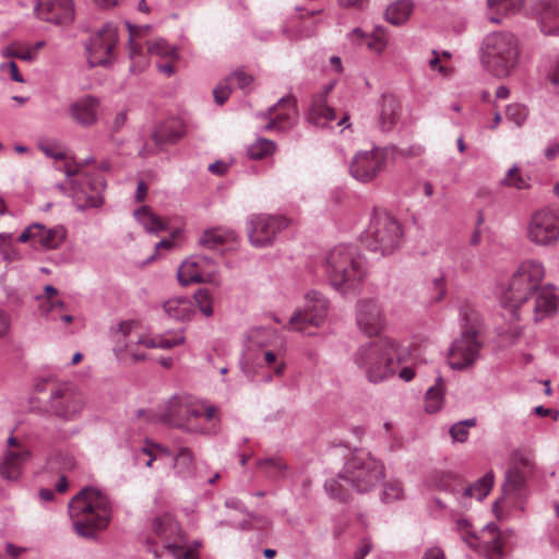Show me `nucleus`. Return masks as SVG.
I'll return each instance as SVG.
<instances>
[{
	"label": "nucleus",
	"instance_id": "nucleus-1",
	"mask_svg": "<svg viewBox=\"0 0 559 559\" xmlns=\"http://www.w3.org/2000/svg\"><path fill=\"white\" fill-rule=\"evenodd\" d=\"M545 275V265L537 259H526L518 265L501 298L504 319L513 322L527 317L540 322L556 314L558 296L552 285L542 284Z\"/></svg>",
	"mask_w": 559,
	"mask_h": 559
},
{
	"label": "nucleus",
	"instance_id": "nucleus-2",
	"mask_svg": "<svg viewBox=\"0 0 559 559\" xmlns=\"http://www.w3.org/2000/svg\"><path fill=\"white\" fill-rule=\"evenodd\" d=\"M74 532L86 538L107 527L111 519V504L98 489L86 487L78 492L68 504Z\"/></svg>",
	"mask_w": 559,
	"mask_h": 559
},
{
	"label": "nucleus",
	"instance_id": "nucleus-3",
	"mask_svg": "<svg viewBox=\"0 0 559 559\" xmlns=\"http://www.w3.org/2000/svg\"><path fill=\"white\" fill-rule=\"evenodd\" d=\"M399 343L390 337L366 342L353 354V361L370 383L391 379L401 362Z\"/></svg>",
	"mask_w": 559,
	"mask_h": 559
},
{
	"label": "nucleus",
	"instance_id": "nucleus-4",
	"mask_svg": "<svg viewBox=\"0 0 559 559\" xmlns=\"http://www.w3.org/2000/svg\"><path fill=\"white\" fill-rule=\"evenodd\" d=\"M325 273L330 285L342 295L356 290L366 276V262L357 247L338 245L326 255Z\"/></svg>",
	"mask_w": 559,
	"mask_h": 559
},
{
	"label": "nucleus",
	"instance_id": "nucleus-5",
	"mask_svg": "<svg viewBox=\"0 0 559 559\" xmlns=\"http://www.w3.org/2000/svg\"><path fill=\"white\" fill-rule=\"evenodd\" d=\"M217 414V407L192 395H178L171 397L160 409L159 420L191 433H209L211 429L200 424L205 417L213 420Z\"/></svg>",
	"mask_w": 559,
	"mask_h": 559
},
{
	"label": "nucleus",
	"instance_id": "nucleus-6",
	"mask_svg": "<svg viewBox=\"0 0 559 559\" xmlns=\"http://www.w3.org/2000/svg\"><path fill=\"white\" fill-rule=\"evenodd\" d=\"M481 62L496 76H508L518 66V37L510 32H492L485 36L480 47Z\"/></svg>",
	"mask_w": 559,
	"mask_h": 559
},
{
	"label": "nucleus",
	"instance_id": "nucleus-7",
	"mask_svg": "<svg viewBox=\"0 0 559 559\" xmlns=\"http://www.w3.org/2000/svg\"><path fill=\"white\" fill-rule=\"evenodd\" d=\"M31 403L35 412L48 414L63 421H75L86 408L87 399L76 385L61 382L50 388L49 397L44 407L35 406L33 400Z\"/></svg>",
	"mask_w": 559,
	"mask_h": 559
},
{
	"label": "nucleus",
	"instance_id": "nucleus-8",
	"mask_svg": "<svg viewBox=\"0 0 559 559\" xmlns=\"http://www.w3.org/2000/svg\"><path fill=\"white\" fill-rule=\"evenodd\" d=\"M385 476L383 463L370 452L356 450L345 462L338 477L358 492L374 488Z\"/></svg>",
	"mask_w": 559,
	"mask_h": 559
},
{
	"label": "nucleus",
	"instance_id": "nucleus-9",
	"mask_svg": "<svg viewBox=\"0 0 559 559\" xmlns=\"http://www.w3.org/2000/svg\"><path fill=\"white\" fill-rule=\"evenodd\" d=\"M402 239L400 223L388 213H378L371 218L364 242L370 251L389 255L400 248Z\"/></svg>",
	"mask_w": 559,
	"mask_h": 559
},
{
	"label": "nucleus",
	"instance_id": "nucleus-10",
	"mask_svg": "<svg viewBox=\"0 0 559 559\" xmlns=\"http://www.w3.org/2000/svg\"><path fill=\"white\" fill-rule=\"evenodd\" d=\"M455 531L469 548L487 559H497L502 556L500 533L495 524L486 525L477 534L467 519L460 518L455 521Z\"/></svg>",
	"mask_w": 559,
	"mask_h": 559
},
{
	"label": "nucleus",
	"instance_id": "nucleus-11",
	"mask_svg": "<svg viewBox=\"0 0 559 559\" xmlns=\"http://www.w3.org/2000/svg\"><path fill=\"white\" fill-rule=\"evenodd\" d=\"M329 312V300L318 290L305 294V307L296 309L285 329L312 335L309 328H320L324 324Z\"/></svg>",
	"mask_w": 559,
	"mask_h": 559
},
{
	"label": "nucleus",
	"instance_id": "nucleus-12",
	"mask_svg": "<svg viewBox=\"0 0 559 559\" xmlns=\"http://www.w3.org/2000/svg\"><path fill=\"white\" fill-rule=\"evenodd\" d=\"M439 478L436 480L438 488L451 492L459 504L460 510H467L471 508L472 499L481 501L488 496L493 485L492 473L485 474L481 478L476 480L473 485L459 488V478L450 473H441L437 475Z\"/></svg>",
	"mask_w": 559,
	"mask_h": 559
},
{
	"label": "nucleus",
	"instance_id": "nucleus-13",
	"mask_svg": "<svg viewBox=\"0 0 559 559\" xmlns=\"http://www.w3.org/2000/svg\"><path fill=\"white\" fill-rule=\"evenodd\" d=\"M528 241L539 247H555L559 242V207L536 211L526 226Z\"/></svg>",
	"mask_w": 559,
	"mask_h": 559
},
{
	"label": "nucleus",
	"instance_id": "nucleus-14",
	"mask_svg": "<svg viewBox=\"0 0 559 559\" xmlns=\"http://www.w3.org/2000/svg\"><path fill=\"white\" fill-rule=\"evenodd\" d=\"M177 278L181 286L200 283L218 285V265L209 257L193 254L181 262L177 270Z\"/></svg>",
	"mask_w": 559,
	"mask_h": 559
},
{
	"label": "nucleus",
	"instance_id": "nucleus-15",
	"mask_svg": "<svg viewBox=\"0 0 559 559\" xmlns=\"http://www.w3.org/2000/svg\"><path fill=\"white\" fill-rule=\"evenodd\" d=\"M118 29L112 24H106L94 33L86 44L87 59L92 67H106L116 57Z\"/></svg>",
	"mask_w": 559,
	"mask_h": 559
},
{
	"label": "nucleus",
	"instance_id": "nucleus-16",
	"mask_svg": "<svg viewBox=\"0 0 559 559\" xmlns=\"http://www.w3.org/2000/svg\"><path fill=\"white\" fill-rule=\"evenodd\" d=\"M247 225L250 242L261 248L273 243L278 233L288 226V221L282 215L252 214Z\"/></svg>",
	"mask_w": 559,
	"mask_h": 559
},
{
	"label": "nucleus",
	"instance_id": "nucleus-17",
	"mask_svg": "<svg viewBox=\"0 0 559 559\" xmlns=\"http://www.w3.org/2000/svg\"><path fill=\"white\" fill-rule=\"evenodd\" d=\"M386 156L385 148L378 146L357 152L349 164L350 176L362 183L373 181L383 171Z\"/></svg>",
	"mask_w": 559,
	"mask_h": 559
},
{
	"label": "nucleus",
	"instance_id": "nucleus-18",
	"mask_svg": "<svg viewBox=\"0 0 559 559\" xmlns=\"http://www.w3.org/2000/svg\"><path fill=\"white\" fill-rule=\"evenodd\" d=\"M153 530L163 540L164 547L176 559H197L191 549L185 548L183 536L178 522L168 513L156 518Z\"/></svg>",
	"mask_w": 559,
	"mask_h": 559
},
{
	"label": "nucleus",
	"instance_id": "nucleus-19",
	"mask_svg": "<svg viewBox=\"0 0 559 559\" xmlns=\"http://www.w3.org/2000/svg\"><path fill=\"white\" fill-rule=\"evenodd\" d=\"M254 362L258 367L257 371H251L248 365L245 366V372L248 376L261 377V380L265 382L271 381L273 377L283 376L286 369V350L284 345L257 349Z\"/></svg>",
	"mask_w": 559,
	"mask_h": 559
},
{
	"label": "nucleus",
	"instance_id": "nucleus-20",
	"mask_svg": "<svg viewBox=\"0 0 559 559\" xmlns=\"http://www.w3.org/2000/svg\"><path fill=\"white\" fill-rule=\"evenodd\" d=\"M481 344L477 332L468 329L455 338L449 349L448 362L452 369L462 370L472 366L479 357Z\"/></svg>",
	"mask_w": 559,
	"mask_h": 559
},
{
	"label": "nucleus",
	"instance_id": "nucleus-21",
	"mask_svg": "<svg viewBox=\"0 0 559 559\" xmlns=\"http://www.w3.org/2000/svg\"><path fill=\"white\" fill-rule=\"evenodd\" d=\"M67 238V229L62 225L47 227L40 223H34L26 227L19 236L22 243L31 242L34 248L41 250L59 249Z\"/></svg>",
	"mask_w": 559,
	"mask_h": 559
},
{
	"label": "nucleus",
	"instance_id": "nucleus-22",
	"mask_svg": "<svg viewBox=\"0 0 559 559\" xmlns=\"http://www.w3.org/2000/svg\"><path fill=\"white\" fill-rule=\"evenodd\" d=\"M106 188L102 176L82 177L81 181H72L73 199L80 211L100 207L104 203L103 192Z\"/></svg>",
	"mask_w": 559,
	"mask_h": 559
},
{
	"label": "nucleus",
	"instance_id": "nucleus-23",
	"mask_svg": "<svg viewBox=\"0 0 559 559\" xmlns=\"http://www.w3.org/2000/svg\"><path fill=\"white\" fill-rule=\"evenodd\" d=\"M29 457V449L16 438L10 437L0 462V476L7 480H17L22 475L24 464Z\"/></svg>",
	"mask_w": 559,
	"mask_h": 559
},
{
	"label": "nucleus",
	"instance_id": "nucleus-24",
	"mask_svg": "<svg viewBox=\"0 0 559 559\" xmlns=\"http://www.w3.org/2000/svg\"><path fill=\"white\" fill-rule=\"evenodd\" d=\"M141 324L136 320H124L111 329L115 350L126 354L134 361L144 360L146 355L135 349V335L140 334Z\"/></svg>",
	"mask_w": 559,
	"mask_h": 559
},
{
	"label": "nucleus",
	"instance_id": "nucleus-25",
	"mask_svg": "<svg viewBox=\"0 0 559 559\" xmlns=\"http://www.w3.org/2000/svg\"><path fill=\"white\" fill-rule=\"evenodd\" d=\"M356 324L367 336L378 335L385 326L382 309L373 299H361L356 306Z\"/></svg>",
	"mask_w": 559,
	"mask_h": 559
},
{
	"label": "nucleus",
	"instance_id": "nucleus-26",
	"mask_svg": "<svg viewBox=\"0 0 559 559\" xmlns=\"http://www.w3.org/2000/svg\"><path fill=\"white\" fill-rule=\"evenodd\" d=\"M36 15L56 25H68L74 19L73 0H37Z\"/></svg>",
	"mask_w": 559,
	"mask_h": 559
},
{
	"label": "nucleus",
	"instance_id": "nucleus-27",
	"mask_svg": "<svg viewBox=\"0 0 559 559\" xmlns=\"http://www.w3.org/2000/svg\"><path fill=\"white\" fill-rule=\"evenodd\" d=\"M265 116L269 118V122L264 127L265 130H277L282 132L290 129L298 118L294 98H281L272 108L269 109Z\"/></svg>",
	"mask_w": 559,
	"mask_h": 559
},
{
	"label": "nucleus",
	"instance_id": "nucleus-28",
	"mask_svg": "<svg viewBox=\"0 0 559 559\" xmlns=\"http://www.w3.org/2000/svg\"><path fill=\"white\" fill-rule=\"evenodd\" d=\"M71 117L83 127L96 123L99 115V100L91 95L83 96L69 106Z\"/></svg>",
	"mask_w": 559,
	"mask_h": 559
},
{
	"label": "nucleus",
	"instance_id": "nucleus-29",
	"mask_svg": "<svg viewBox=\"0 0 559 559\" xmlns=\"http://www.w3.org/2000/svg\"><path fill=\"white\" fill-rule=\"evenodd\" d=\"M539 15L540 31L545 35L559 36V0H532Z\"/></svg>",
	"mask_w": 559,
	"mask_h": 559
},
{
	"label": "nucleus",
	"instance_id": "nucleus-30",
	"mask_svg": "<svg viewBox=\"0 0 559 559\" xmlns=\"http://www.w3.org/2000/svg\"><path fill=\"white\" fill-rule=\"evenodd\" d=\"M332 86L313 97L310 108L307 114L308 121L318 127L329 126L332 121L336 120V114L333 108L326 104V95Z\"/></svg>",
	"mask_w": 559,
	"mask_h": 559
},
{
	"label": "nucleus",
	"instance_id": "nucleus-31",
	"mask_svg": "<svg viewBox=\"0 0 559 559\" xmlns=\"http://www.w3.org/2000/svg\"><path fill=\"white\" fill-rule=\"evenodd\" d=\"M400 114V103L392 94H383L378 102V126L386 132L390 131L397 121Z\"/></svg>",
	"mask_w": 559,
	"mask_h": 559
},
{
	"label": "nucleus",
	"instance_id": "nucleus-32",
	"mask_svg": "<svg viewBox=\"0 0 559 559\" xmlns=\"http://www.w3.org/2000/svg\"><path fill=\"white\" fill-rule=\"evenodd\" d=\"M163 309L168 318L178 321H190L194 313V304L188 297H173L163 304Z\"/></svg>",
	"mask_w": 559,
	"mask_h": 559
},
{
	"label": "nucleus",
	"instance_id": "nucleus-33",
	"mask_svg": "<svg viewBox=\"0 0 559 559\" xmlns=\"http://www.w3.org/2000/svg\"><path fill=\"white\" fill-rule=\"evenodd\" d=\"M252 83V76L243 71H236L231 73L224 83H221L214 90V97L217 104L223 105L231 90L234 88H247Z\"/></svg>",
	"mask_w": 559,
	"mask_h": 559
},
{
	"label": "nucleus",
	"instance_id": "nucleus-34",
	"mask_svg": "<svg viewBox=\"0 0 559 559\" xmlns=\"http://www.w3.org/2000/svg\"><path fill=\"white\" fill-rule=\"evenodd\" d=\"M524 0H487L488 19L501 23L503 16L513 15L522 9Z\"/></svg>",
	"mask_w": 559,
	"mask_h": 559
},
{
	"label": "nucleus",
	"instance_id": "nucleus-35",
	"mask_svg": "<svg viewBox=\"0 0 559 559\" xmlns=\"http://www.w3.org/2000/svg\"><path fill=\"white\" fill-rule=\"evenodd\" d=\"M173 469L176 476L189 479L194 476V454L190 448L181 447L174 454Z\"/></svg>",
	"mask_w": 559,
	"mask_h": 559
},
{
	"label": "nucleus",
	"instance_id": "nucleus-36",
	"mask_svg": "<svg viewBox=\"0 0 559 559\" xmlns=\"http://www.w3.org/2000/svg\"><path fill=\"white\" fill-rule=\"evenodd\" d=\"M186 133L185 124L178 119L162 123L153 133L156 144L176 143Z\"/></svg>",
	"mask_w": 559,
	"mask_h": 559
},
{
	"label": "nucleus",
	"instance_id": "nucleus-37",
	"mask_svg": "<svg viewBox=\"0 0 559 559\" xmlns=\"http://www.w3.org/2000/svg\"><path fill=\"white\" fill-rule=\"evenodd\" d=\"M173 453L169 448L158 443L146 441L145 444L135 453V461L146 467H151L154 461L163 457H169Z\"/></svg>",
	"mask_w": 559,
	"mask_h": 559
},
{
	"label": "nucleus",
	"instance_id": "nucleus-38",
	"mask_svg": "<svg viewBox=\"0 0 559 559\" xmlns=\"http://www.w3.org/2000/svg\"><path fill=\"white\" fill-rule=\"evenodd\" d=\"M135 221L150 234H159L167 230V224L148 206H141L133 212Z\"/></svg>",
	"mask_w": 559,
	"mask_h": 559
},
{
	"label": "nucleus",
	"instance_id": "nucleus-39",
	"mask_svg": "<svg viewBox=\"0 0 559 559\" xmlns=\"http://www.w3.org/2000/svg\"><path fill=\"white\" fill-rule=\"evenodd\" d=\"M445 384L439 376L436 384L430 386L425 394V411L429 414L439 412L444 404Z\"/></svg>",
	"mask_w": 559,
	"mask_h": 559
},
{
	"label": "nucleus",
	"instance_id": "nucleus-40",
	"mask_svg": "<svg viewBox=\"0 0 559 559\" xmlns=\"http://www.w3.org/2000/svg\"><path fill=\"white\" fill-rule=\"evenodd\" d=\"M259 473L271 480H278L286 474L287 466L281 457L270 456L257 462Z\"/></svg>",
	"mask_w": 559,
	"mask_h": 559
},
{
	"label": "nucleus",
	"instance_id": "nucleus-41",
	"mask_svg": "<svg viewBox=\"0 0 559 559\" xmlns=\"http://www.w3.org/2000/svg\"><path fill=\"white\" fill-rule=\"evenodd\" d=\"M46 43L44 40L36 41L33 45L12 44L5 47L2 51L4 57H15L24 61L32 62L36 59L38 51L44 48Z\"/></svg>",
	"mask_w": 559,
	"mask_h": 559
},
{
	"label": "nucleus",
	"instance_id": "nucleus-42",
	"mask_svg": "<svg viewBox=\"0 0 559 559\" xmlns=\"http://www.w3.org/2000/svg\"><path fill=\"white\" fill-rule=\"evenodd\" d=\"M236 238L235 231L218 227L205 230L199 242L206 248L214 249L219 245L235 241Z\"/></svg>",
	"mask_w": 559,
	"mask_h": 559
},
{
	"label": "nucleus",
	"instance_id": "nucleus-43",
	"mask_svg": "<svg viewBox=\"0 0 559 559\" xmlns=\"http://www.w3.org/2000/svg\"><path fill=\"white\" fill-rule=\"evenodd\" d=\"M412 10L413 4L409 0H397L388 7L385 19L393 25H401L408 20Z\"/></svg>",
	"mask_w": 559,
	"mask_h": 559
},
{
	"label": "nucleus",
	"instance_id": "nucleus-44",
	"mask_svg": "<svg viewBox=\"0 0 559 559\" xmlns=\"http://www.w3.org/2000/svg\"><path fill=\"white\" fill-rule=\"evenodd\" d=\"M147 53L165 60L177 61L179 58L176 46L169 45L163 38H156L146 41Z\"/></svg>",
	"mask_w": 559,
	"mask_h": 559
},
{
	"label": "nucleus",
	"instance_id": "nucleus-45",
	"mask_svg": "<svg viewBox=\"0 0 559 559\" xmlns=\"http://www.w3.org/2000/svg\"><path fill=\"white\" fill-rule=\"evenodd\" d=\"M277 340L276 333L267 328H254L248 333V341L250 346L261 349L263 347H274V342Z\"/></svg>",
	"mask_w": 559,
	"mask_h": 559
},
{
	"label": "nucleus",
	"instance_id": "nucleus-46",
	"mask_svg": "<svg viewBox=\"0 0 559 559\" xmlns=\"http://www.w3.org/2000/svg\"><path fill=\"white\" fill-rule=\"evenodd\" d=\"M275 151V142L267 139L259 138L248 146L247 154L250 159L259 160L273 155Z\"/></svg>",
	"mask_w": 559,
	"mask_h": 559
},
{
	"label": "nucleus",
	"instance_id": "nucleus-47",
	"mask_svg": "<svg viewBox=\"0 0 559 559\" xmlns=\"http://www.w3.org/2000/svg\"><path fill=\"white\" fill-rule=\"evenodd\" d=\"M380 498L384 503H392L404 499V487L402 481L397 479L386 481L382 487Z\"/></svg>",
	"mask_w": 559,
	"mask_h": 559
},
{
	"label": "nucleus",
	"instance_id": "nucleus-48",
	"mask_svg": "<svg viewBox=\"0 0 559 559\" xmlns=\"http://www.w3.org/2000/svg\"><path fill=\"white\" fill-rule=\"evenodd\" d=\"M193 304L197 306L199 311L206 318H210L214 313L213 304L214 298L209 289L200 288L193 295Z\"/></svg>",
	"mask_w": 559,
	"mask_h": 559
},
{
	"label": "nucleus",
	"instance_id": "nucleus-49",
	"mask_svg": "<svg viewBox=\"0 0 559 559\" xmlns=\"http://www.w3.org/2000/svg\"><path fill=\"white\" fill-rule=\"evenodd\" d=\"M501 185L523 190L530 188V178L521 174L518 166L514 165L507 171L506 177L501 180Z\"/></svg>",
	"mask_w": 559,
	"mask_h": 559
},
{
	"label": "nucleus",
	"instance_id": "nucleus-50",
	"mask_svg": "<svg viewBox=\"0 0 559 559\" xmlns=\"http://www.w3.org/2000/svg\"><path fill=\"white\" fill-rule=\"evenodd\" d=\"M475 425H476V420L473 418L465 419V420L454 424L450 428V435H451L452 440L454 442H465L468 438L469 428L474 427Z\"/></svg>",
	"mask_w": 559,
	"mask_h": 559
},
{
	"label": "nucleus",
	"instance_id": "nucleus-51",
	"mask_svg": "<svg viewBox=\"0 0 559 559\" xmlns=\"http://www.w3.org/2000/svg\"><path fill=\"white\" fill-rule=\"evenodd\" d=\"M13 235L11 233H0V254L7 261L19 259V252L13 247Z\"/></svg>",
	"mask_w": 559,
	"mask_h": 559
},
{
	"label": "nucleus",
	"instance_id": "nucleus-52",
	"mask_svg": "<svg viewBox=\"0 0 559 559\" xmlns=\"http://www.w3.org/2000/svg\"><path fill=\"white\" fill-rule=\"evenodd\" d=\"M185 342L186 336L183 330L158 335V348L160 349H171L176 346L182 345Z\"/></svg>",
	"mask_w": 559,
	"mask_h": 559
},
{
	"label": "nucleus",
	"instance_id": "nucleus-53",
	"mask_svg": "<svg viewBox=\"0 0 559 559\" xmlns=\"http://www.w3.org/2000/svg\"><path fill=\"white\" fill-rule=\"evenodd\" d=\"M39 307L51 320H57V314L64 310L66 305L62 300L57 298H43Z\"/></svg>",
	"mask_w": 559,
	"mask_h": 559
},
{
	"label": "nucleus",
	"instance_id": "nucleus-54",
	"mask_svg": "<svg viewBox=\"0 0 559 559\" xmlns=\"http://www.w3.org/2000/svg\"><path fill=\"white\" fill-rule=\"evenodd\" d=\"M127 27L130 35V58L133 60V64L131 70H135V58L141 55L142 45L138 41V35L140 33V27L134 26L130 23H127Z\"/></svg>",
	"mask_w": 559,
	"mask_h": 559
},
{
	"label": "nucleus",
	"instance_id": "nucleus-55",
	"mask_svg": "<svg viewBox=\"0 0 559 559\" xmlns=\"http://www.w3.org/2000/svg\"><path fill=\"white\" fill-rule=\"evenodd\" d=\"M506 117L518 127L522 126L527 118V110L523 105L513 104L507 107Z\"/></svg>",
	"mask_w": 559,
	"mask_h": 559
},
{
	"label": "nucleus",
	"instance_id": "nucleus-56",
	"mask_svg": "<svg viewBox=\"0 0 559 559\" xmlns=\"http://www.w3.org/2000/svg\"><path fill=\"white\" fill-rule=\"evenodd\" d=\"M367 46L370 50L381 55L388 46L381 27H376L373 36L368 40Z\"/></svg>",
	"mask_w": 559,
	"mask_h": 559
},
{
	"label": "nucleus",
	"instance_id": "nucleus-57",
	"mask_svg": "<svg viewBox=\"0 0 559 559\" xmlns=\"http://www.w3.org/2000/svg\"><path fill=\"white\" fill-rule=\"evenodd\" d=\"M524 483V475L519 469L514 468L507 473L504 488L507 490L515 491L522 488Z\"/></svg>",
	"mask_w": 559,
	"mask_h": 559
},
{
	"label": "nucleus",
	"instance_id": "nucleus-58",
	"mask_svg": "<svg viewBox=\"0 0 559 559\" xmlns=\"http://www.w3.org/2000/svg\"><path fill=\"white\" fill-rule=\"evenodd\" d=\"M430 289H431V294H432V299L436 302H439L444 298L447 288H445V277L443 274H439L436 277H433V280L431 281Z\"/></svg>",
	"mask_w": 559,
	"mask_h": 559
},
{
	"label": "nucleus",
	"instance_id": "nucleus-59",
	"mask_svg": "<svg viewBox=\"0 0 559 559\" xmlns=\"http://www.w3.org/2000/svg\"><path fill=\"white\" fill-rule=\"evenodd\" d=\"M324 488L326 492L330 495V497L338 499L341 501H344L346 499V493L343 491L342 485L338 483L337 479H330L325 481Z\"/></svg>",
	"mask_w": 559,
	"mask_h": 559
},
{
	"label": "nucleus",
	"instance_id": "nucleus-60",
	"mask_svg": "<svg viewBox=\"0 0 559 559\" xmlns=\"http://www.w3.org/2000/svg\"><path fill=\"white\" fill-rule=\"evenodd\" d=\"M39 150L47 156L53 159H62L64 153L57 143H39Z\"/></svg>",
	"mask_w": 559,
	"mask_h": 559
},
{
	"label": "nucleus",
	"instance_id": "nucleus-61",
	"mask_svg": "<svg viewBox=\"0 0 559 559\" xmlns=\"http://www.w3.org/2000/svg\"><path fill=\"white\" fill-rule=\"evenodd\" d=\"M138 346H143L145 348H158V335L148 336L142 333L135 335V349Z\"/></svg>",
	"mask_w": 559,
	"mask_h": 559
},
{
	"label": "nucleus",
	"instance_id": "nucleus-62",
	"mask_svg": "<svg viewBox=\"0 0 559 559\" xmlns=\"http://www.w3.org/2000/svg\"><path fill=\"white\" fill-rule=\"evenodd\" d=\"M26 551V548L15 546L12 543H7L4 546V555L10 559H17L20 558L24 552Z\"/></svg>",
	"mask_w": 559,
	"mask_h": 559
},
{
	"label": "nucleus",
	"instance_id": "nucleus-63",
	"mask_svg": "<svg viewBox=\"0 0 559 559\" xmlns=\"http://www.w3.org/2000/svg\"><path fill=\"white\" fill-rule=\"evenodd\" d=\"M423 559H447L444 550L439 546H431L424 552Z\"/></svg>",
	"mask_w": 559,
	"mask_h": 559
},
{
	"label": "nucleus",
	"instance_id": "nucleus-64",
	"mask_svg": "<svg viewBox=\"0 0 559 559\" xmlns=\"http://www.w3.org/2000/svg\"><path fill=\"white\" fill-rule=\"evenodd\" d=\"M548 80L552 86L559 91V58L555 61L554 66L549 70Z\"/></svg>",
	"mask_w": 559,
	"mask_h": 559
}]
</instances>
